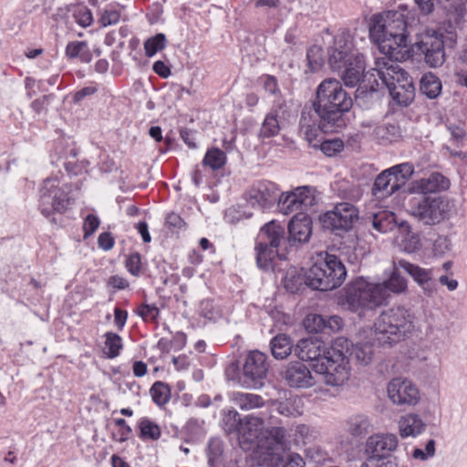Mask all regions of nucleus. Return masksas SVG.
Masks as SVG:
<instances>
[{
	"instance_id": "4d7b16f0",
	"label": "nucleus",
	"mask_w": 467,
	"mask_h": 467,
	"mask_svg": "<svg viewBox=\"0 0 467 467\" xmlns=\"http://www.w3.org/2000/svg\"><path fill=\"white\" fill-rule=\"evenodd\" d=\"M53 98L52 94L42 96L31 103V109L37 114L47 111L49 100Z\"/></svg>"
},
{
	"instance_id": "79ce46f5",
	"label": "nucleus",
	"mask_w": 467,
	"mask_h": 467,
	"mask_svg": "<svg viewBox=\"0 0 467 467\" xmlns=\"http://www.w3.org/2000/svg\"><path fill=\"white\" fill-rule=\"evenodd\" d=\"M306 58L310 70H318L324 63L322 48L319 46H312L307 50Z\"/></svg>"
},
{
	"instance_id": "6e6d98bb",
	"label": "nucleus",
	"mask_w": 467,
	"mask_h": 467,
	"mask_svg": "<svg viewBox=\"0 0 467 467\" xmlns=\"http://www.w3.org/2000/svg\"><path fill=\"white\" fill-rule=\"evenodd\" d=\"M344 327L343 319L338 316L326 317V331L325 333H336L340 331Z\"/></svg>"
},
{
	"instance_id": "f704fd0d",
	"label": "nucleus",
	"mask_w": 467,
	"mask_h": 467,
	"mask_svg": "<svg viewBox=\"0 0 467 467\" xmlns=\"http://www.w3.org/2000/svg\"><path fill=\"white\" fill-rule=\"evenodd\" d=\"M372 226L379 233H388L396 227L395 214L381 211L373 215Z\"/></svg>"
},
{
	"instance_id": "5fc2aeb1",
	"label": "nucleus",
	"mask_w": 467,
	"mask_h": 467,
	"mask_svg": "<svg viewBox=\"0 0 467 467\" xmlns=\"http://www.w3.org/2000/svg\"><path fill=\"white\" fill-rule=\"evenodd\" d=\"M126 266L130 274L139 275L141 269L140 254L138 253L131 254L126 261Z\"/></svg>"
},
{
	"instance_id": "603ef678",
	"label": "nucleus",
	"mask_w": 467,
	"mask_h": 467,
	"mask_svg": "<svg viewBox=\"0 0 467 467\" xmlns=\"http://www.w3.org/2000/svg\"><path fill=\"white\" fill-rule=\"evenodd\" d=\"M306 462L304 459L296 452H288L283 455V461L280 467H305Z\"/></svg>"
},
{
	"instance_id": "6e6552de",
	"label": "nucleus",
	"mask_w": 467,
	"mask_h": 467,
	"mask_svg": "<svg viewBox=\"0 0 467 467\" xmlns=\"http://www.w3.org/2000/svg\"><path fill=\"white\" fill-rule=\"evenodd\" d=\"M347 276L343 263L334 254L326 253L308 271V286L316 290L329 291L341 285Z\"/></svg>"
},
{
	"instance_id": "7ed1b4c3",
	"label": "nucleus",
	"mask_w": 467,
	"mask_h": 467,
	"mask_svg": "<svg viewBox=\"0 0 467 467\" xmlns=\"http://www.w3.org/2000/svg\"><path fill=\"white\" fill-rule=\"evenodd\" d=\"M371 91L387 88L391 98L400 105L408 106L414 99L412 78L394 60L378 57L375 67L364 75Z\"/></svg>"
},
{
	"instance_id": "3c124183",
	"label": "nucleus",
	"mask_w": 467,
	"mask_h": 467,
	"mask_svg": "<svg viewBox=\"0 0 467 467\" xmlns=\"http://www.w3.org/2000/svg\"><path fill=\"white\" fill-rule=\"evenodd\" d=\"M120 19V13L117 9H105L99 18V23L103 27H107L119 23Z\"/></svg>"
},
{
	"instance_id": "a18cd8bd",
	"label": "nucleus",
	"mask_w": 467,
	"mask_h": 467,
	"mask_svg": "<svg viewBox=\"0 0 467 467\" xmlns=\"http://www.w3.org/2000/svg\"><path fill=\"white\" fill-rule=\"evenodd\" d=\"M241 421L242 419L240 418L239 413L234 409L229 410L223 418L225 431L228 433H232L234 431L237 432L239 429V422Z\"/></svg>"
},
{
	"instance_id": "49530a36",
	"label": "nucleus",
	"mask_w": 467,
	"mask_h": 467,
	"mask_svg": "<svg viewBox=\"0 0 467 467\" xmlns=\"http://www.w3.org/2000/svg\"><path fill=\"white\" fill-rule=\"evenodd\" d=\"M343 141L339 139L325 140L320 144V149L324 154L332 157L343 150Z\"/></svg>"
},
{
	"instance_id": "cd10ccee",
	"label": "nucleus",
	"mask_w": 467,
	"mask_h": 467,
	"mask_svg": "<svg viewBox=\"0 0 467 467\" xmlns=\"http://www.w3.org/2000/svg\"><path fill=\"white\" fill-rule=\"evenodd\" d=\"M450 182L439 172L431 173L428 178L416 182L415 188L421 193H431L449 188Z\"/></svg>"
},
{
	"instance_id": "a878e982",
	"label": "nucleus",
	"mask_w": 467,
	"mask_h": 467,
	"mask_svg": "<svg viewBox=\"0 0 467 467\" xmlns=\"http://www.w3.org/2000/svg\"><path fill=\"white\" fill-rule=\"evenodd\" d=\"M347 432L355 438H364L372 431L371 420L365 414H353L346 421Z\"/></svg>"
},
{
	"instance_id": "393cba45",
	"label": "nucleus",
	"mask_w": 467,
	"mask_h": 467,
	"mask_svg": "<svg viewBox=\"0 0 467 467\" xmlns=\"http://www.w3.org/2000/svg\"><path fill=\"white\" fill-rule=\"evenodd\" d=\"M285 105L280 101H276L266 115L262 127L260 129V136L263 138H270L276 136L280 131V119L285 116Z\"/></svg>"
},
{
	"instance_id": "6ab92c4d",
	"label": "nucleus",
	"mask_w": 467,
	"mask_h": 467,
	"mask_svg": "<svg viewBox=\"0 0 467 467\" xmlns=\"http://www.w3.org/2000/svg\"><path fill=\"white\" fill-rule=\"evenodd\" d=\"M272 418L264 419L254 415H247L239 422L237 433L241 442L256 444L259 447L261 437L265 434V429Z\"/></svg>"
},
{
	"instance_id": "2f4dec72",
	"label": "nucleus",
	"mask_w": 467,
	"mask_h": 467,
	"mask_svg": "<svg viewBox=\"0 0 467 467\" xmlns=\"http://www.w3.org/2000/svg\"><path fill=\"white\" fill-rule=\"evenodd\" d=\"M272 355L276 359L287 358L294 349L291 338L285 334L276 335L270 343Z\"/></svg>"
},
{
	"instance_id": "473e14b6",
	"label": "nucleus",
	"mask_w": 467,
	"mask_h": 467,
	"mask_svg": "<svg viewBox=\"0 0 467 467\" xmlns=\"http://www.w3.org/2000/svg\"><path fill=\"white\" fill-rule=\"evenodd\" d=\"M66 56L69 59H78L82 63L92 60V53L86 41H72L66 47Z\"/></svg>"
},
{
	"instance_id": "9b49d317",
	"label": "nucleus",
	"mask_w": 467,
	"mask_h": 467,
	"mask_svg": "<svg viewBox=\"0 0 467 467\" xmlns=\"http://www.w3.org/2000/svg\"><path fill=\"white\" fill-rule=\"evenodd\" d=\"M69 204L67 192L60 186L57 178L47 179L43 182L40 189L39 207L45 217H49L55 212H65Z\"/></svg>"
},
{
	"instance_id": "a211bd4d",
	"label": "nucleus",
	"mask_w": 467,
	"mask_h": 467,
	"mask_svg": "<svg viewBox=\"0 0 467 467\" xmlns=\"http://www.w3.org/2000/svg\"><path fill=\"white\" fill-rule=\"evenodd\" d=\"M397 265L413 279L427 296H432L437 292L432 269L420 267L404 259H398Z\"/></svg>"
},
{
	"instance_id": "e433bc0d",
	"label": "nucleus",
	"mask_w": 467,
	"mask_h": 467,
	"mask_svg": "<svg viewBox=\"0 0 467 467\" xmlns=\"http://www.w3.org/2000/svg\"><path fill=\"white\" fill-rule=\"evenodd\" d=\"M226 162V155L225 153L218 149L213 148L207 150L202 163L203 165L209 166L213 170L221 169Z\"/></svg>"
},
{
	"instance_id": "c85d7f7f",
	"label": "nucleus",
	"mask_w": 467,
	"mask_h": 467,
	"mask_svg": "<svg viewBox=\"0 0 467 467\" xmlns=\"http://www.w3.org/2000/svg\"><path fill=\"white\" fill-rule=\"evenodd\" d=\"M335 128L325 130L320 127V119L318 118V123L316 120H312V114L310 111L303 110L300 119V130L305 135L306 140L309 143H313L318 133L323 130L324 132L333 131Z\"/></svg>"
},
{
	"instance_id": "9d476101",
	"label": "nucleus",
	"mask_w": 467,
	"mask_h": 467,
	"mask_svg": "<svg viewBox=\"0 0 467 467\" xmlns=\"http://www.w3.org/2000/svg\"><path fill=\"white\" fill-rule=\"evenodd\" d=\"M453 204L441 196H427L411 206V215L424 225H435L446 220Z\"/></svg>"
},
{
	"instance_id": "72a5a7b5",
	"label": "nucleus",
	"mask_w": 467,
	"mask_h": 467,
	"mask_svg": "<svg viewBox=\"0 0 467 467\" xmlns=\"http://www.w3.org/2000/svg\"><path fill=\"white\" fill-rule=\"evenodd\" d=\"M441 82L432 73L424 74L420 82V89L429 99H436L441 92Z\"/></svg>"
},
{
	"instance_id": "ddd939ff",
	"label": "nucleus",
	"mask_w": 467,
	"mask_h": 467,
	"mask_svg": "<svg viewBox=\"0 0 467 467\" xmlns=\"http://www.w3.org/2000/svg\"><path fill=\"white\" fill-rule=\"evenodd\" d=\"M269 365L265 354L258 350L250 351L243 366L239 378L241 385L247 389H260L264 386Z\"/></svg>"
},
{
	"instance_id": "09e8293b",
	"label": "nucleus",
	"mask_w": 467,
	"mask_h": 467,
	"mask_svg": "<svg viewBox=\"0 0 467 467\" xmlns=\"http://www.w3.org/2000/svg\"><path fill=\"white\" fill-rule=\"evenodd\" d=\"M137 313L145 321H156L160 311L154 304H142L138 307Z\"/></svg>"
},
{
	"instance_id": "39448f33",
	"label": "nucleus",
	"mask_w": 467,
	"mask_h": 467,
	"mask_svg": "<svg viewBox=\"0 0 467 467\" xmlns=\"http://www.w3.org/2000/svg\"><path fill=\"white\" fill-rule=\"evenodd\" d=\"M328 64L334 72L341 75L348 87H355L364 78V57L354 47L353 38L347 30L339 31L328 47Z\"/></svg>"
},
{
	"instance_id": "e2e57ef3",
	"label": "nucleus",
	"mask_w": 467,
	"mask_h": 467,
	"mask_svg": "<svg viewBox=\"0 0 467 467\" xmlns=\"http://www.w3.org/2000/svg\"><path fill=\"white\" fill-rule=\"evenodd\" d=\"M154 72L161 78H168L171 75L170 67L161 60L156 61L152 67Z\"/></svg>"
},
{
	"instance_id": "774afa93",
	"label": "nucleus",
	"mask_w": 467,
	"mask_h": 467,
	"mask_svg": "<svg viewBox=\"0 0 467 467\" xmlns=\"http://www.w3.org/2000/svg\"><path fill=\"white\" fill-rule=\"evenodd\" d=\"M368 458L361 464L360 467H380L381 458L368 454Z\"/></svg>"
},
{
	"instance_id": "bf43d9fd",
	"label": "nucleus",
	"mask_w": 467,
	"mask_h": 467,
	"mask_svg": "<svg viewBox=\"0 0 467 467\" xmlns=\"http://www.w3.org/2000/svg\"><path fill=\"white\" fill-rule=\"evenodd\" d=\"M98 244L101 249L109 251L113 248L115 241L109 233H102L98 238Z\"/></svg>"
},
{
	"instance_id": "4c0bfd02",
	"label": "nucleus",
	"mask_w": 467,
	"mask_h": 467,
	"mask_svg": "<svg viewBox=\"0 0 467 467\" xmlns=\"http://www.w3.org/2000/svg\"><path fill=\"white\" fill-rule=\"evenodd\" d=\"M105 337V354L109 358L118 357L119 355V350L122 348L121 337L113 332L106 333Z\"/></svg>"
},
{
	"instance_id": "052dcab7",
	"label": "nucleus",
	"mask_w": 467,
	"mask_h": 467,
	"mask_svg": "<svg viewBox=\"0 0 467 467\" xmlns=\"http://www.w3.org/2000/svg\"><path fill=\"white\" fill-rule=\"evenodd\" d=\"M420 13L429 15L433 12L436 0H414Z\"/></svg>"
},
{
	"instance_id": "423d86ee",
	"label": "nucleus",
	"mask_w": 467,
	"mask_h": 467,
	"mask_svg": "<svg viewBox=\"0 0 467 467\" xmlns=\"http://www.w3.org/2000/svg\"><path fill=\"white\" fill-rule=\"evenodd\" d=\"M413 316L404 306L384 310L375 320L374 327H368V335H374L378 344L391 346L399 342L414 329Z\"/></svg>"
},
{
	"instance_id": "58836bf2",
	"label": "nucleus",
	"mask_w": 467,
	"mask_h": 467,
	"mask_svg": "<svg viewBox=\"0 0 467 467\" xmlns=\"http://www.w3.org/2000/svg\"><path fill=\"white\" fill-rule=\"evenodd\" d=\"M166 46V36L159 33L144 42V49L147 57H153L158 51L162 50Z\"/></svg>"
},
{
	"instance_id": "f03ea898",
	"label": "nucleus",
	"mask_w": 467,
	"mask_h": 467,
	"mask_svg": "<svg viewBox=\"0 0 467 467\" xmlns=\"http://www.w3.org/2000/svg\"><path fill=\"white\" fill-rule=\"evenodd\" d=\"M398 260H393L389 276L382 283H369L357 278L344 288L339 303L352 312L372 309L386 303L391 294L401 295L408 290V280L400 273Z\"/></svg>"
},
{
	"instance_id": "7c9ffc66",
	"label": "nucleus",
	"mask_w": 467,
	"mask_h": 467,
	"mask_svg": "<svg viewBox=\"0 0 467 467\" xmlns=\"http://www.w3.org/2000/svg\"><path fill=\"white\" fill-rule=\"evenodd\" d=\"M231 400L243 410L261 408L265 404L264 399L254 393L234 392L232 394Z\"/></svg>"
},
{
	"instance_id": "5701e85b",
	"label": "nucleus",
	"mask_w": 467,
	"mask_h": 467,
	"mask_svg": "<svg viewBox=\"0 0 467 467\" xmlns=\"http://www.w3.org/2000/svg\"><path fill=\"white\" fill-rule=\"evenodd\" d=\"M398 446V438L394 434L370 436L366 443V451L376 457L384 459Z\"/></svg>"
},
{
	"instance_id": "13d9d810",
	"label": "nucleus",
	"mask_w": 467,
	"mask_h": 467,
	"mask_svg": "<svg viewBox=\"0 0 467 467\" xmlns=\"http://www.w3.org/2000/svg\"><path fill=\"white\" fill-rule=\"evenodd\" d=\"M99 220L93 214H88L84 223L85 237L91 235L99 228Z\"/></svg>"
},
{
	"instance_id": "4468645a",
	"label": "nucleus",
	"mask_w": 467,
	"mask_h": 467,
	"mask_svg": "<svg viewBox=\"0 0 467 467\" xmlns=\"http://www.w3.org/2000/svg\"><path fill=\"white\" fill-rule=\"evenodd\" d=\"M278 209L284 214L306 210L316 204V190L311 186H301L294 191L279 194Z\"/></svg>"
},
{
	"instance_id": "f257e3e1",
	"label": "nucleus",
	"mask_w": 467,
	"mask_h": 467,
	"mask_svg": "<svg viewBox=\"0 0 467 467\" xmlns=\"http://www.w3.org/2000/svg\"><path fill=\"white\" fill-rule=\"evenodd\" d=\"M400 8L372 17L369 34L379 50L385 57L405 61L412 57L416 47L431 67H441L445 61L443 34L419 23L409 24Z\"/></svg>"
},
{
	"instance_id": "dca6fc26",
	"label": "nucleus",
	"mask_w": 467,
	"mask_h": 467,
	"mask_svg": "<svg viewBox=\"0 0 467 467\" xmlns=\"http://www.w3.org/2000/svg\"><path fill=\"white\" fill-rule=\"evenodd\" d=\"M278 186L269 181L259 182L251 186L246 192L247 202L258 210L269 209L279 196Z\"/></svg>"
},
{
	"instance_id": "b1692460",
	"label": "nucleus",
	"mask_w": 467,
	"mask_h": 467,
	"mask_svg": "<svg viewBox=\"0 0 467 467\" xmlns=\"http://www.w3.org/2000/svg\"><path fill=\"white\" fill-rule=\"evenodd\" d=\"M290 243H306L312 234V220L305 213H297L288 224Z\"/></svg>"
},
{
	"instance_id": "2eb2a0df",
	"label": "nucleus",
	"mask_w": 467,
	"mask_h": 467,
	"mask_svg": "<svg viewBox=\"0 0 467 467\" xmlns=\"http://www.w3.org/2000/svg\"><path fill=\"white\" fill-rule=\"evenodd\" d=\"M358 219L357 208L348 202H341L336 205L332 211L322 214L320 223L326 229L348 232Z\"/></svg>"
},
{
	"instance_id": "0eeeda50",
	"label": "nucleus",
	"mask_w": 467,
	"mask_h": 467,
	"mask_svg": "<svg viewBox=\"0 0 467 467\" xmlns=\"http://www.w3.org/2000/svg\"><path fill=\"white\" fill-rule=\"evenodd\" d=\"M344 344L348 348V342L344 338L337 339L323 361L313 365L314 370L323 376L327 385L338 387L344 385L349 379L350 368L348 359L343 351Z\"/></svg>"
},
{
	"instance_id": "aec40b11",
	"label": "nucleus",
	"mask_w": 467,
	"mask_h": 467,
	"mask_svg": "<svg viewBox=\"0 0 467 467\" xmlns=\"http://www.w3.org/2000/svg\"><path fill=\"white\" fill-rule=\"evenodd\" d=\"M330 347H327L325 342L314 337L300 339L294 348L295 354L301 360L316 363L323 361V357L327 356Z\"/></svg>"
},
{
	"instance_id": "4be33fe9",
	"label": "nucleus",
	"mask_w": 467,
	"mask_h": 467,
	"mask_svg": "<svg viewBox=\"0 0 467 467\" xmlns=\"http://www.w3.org/2000/svg\"><path fill=\"white\" fill-rule=\"evenodd\" d=\"M368 328H363L358 335V340L353 346L351 355L361 365H368L374 357L376 347H379L374 335L367 333Z\"/></svg>"
},
{
	"instance_id": "c03bdc74",
	"label": "nucleus",
	"mask_w": 467,
	"mask_h": 467,
	"mask_svg": "<svg viewBox=\"0 0 467 467\" xmlns=\"http://www.w3.org/2000/svg\"><path fill=\"white\" fill-rule=\"evenodd\" d=\"M296 439H300L304 444L312 443L317 439L318 432L305 424L298 425L296 430Z\"/></svg>"
},
{
	"instance_id": "864d4df0",
	"label": "nucleus",
	"mask_w": 467,
	"mask_h": 467,
	"mask_svg": "<svg viewBox=\"0 0 467 467\" xmlns=\"http://www.w3.org/2000/svg\"><path fill=\"white\" fill-rule=\"evenodd\" d=\"M433 253L442 256L451 250V242L447 236H439L433 243Z\"/></svg>"
},
{
	"instance_id": "f8f14e48",
	"label": "nucleus",
	"mask_w": 467,
	"mask_h": 467,
	"mask_svg": "<svg viewBox=\"0 0 467 467\" xmlns=\"http://www.w3.org/2000/svg\"><path fill=\"white\" fill-rule=\"evenodd\" d=\"M285 228L275 221L266 223L261 229V236H265L266 240L265 243L260 242L256 246V261L260 268L268 269L271 266L272 261L277 255V251L274 249L285 242Z\"/></svg>"
},
{
	"instance_id": "a19ab883",
	"label": "nucleus",
	"mask_w": 467,
	"mask_h": 467,
	"mask_svg": "<svg viewBox=\"0 0 467 467\" xmlns=\"http://www.w3.org/2000/svg\"><path fill=\"white\" fill-rule=\"evenodd\" d=\"M150 395L153 401L158 405L166 404L170 399V389L162 382H155L150 389Z\"/></svg>"
},
{
	"instance_id": "1a4fd4ad",
	"label": "nucleus",
	"mask_w": 467,
	"mask_h": 467,
	"mask_svg": "<svg viewBox=\"0 0 467 467\" xmlns=\"http://www.w3.org/2000/svg\"><path fill=\"white\" fill-rule=\"evenodd\" d=\"M413 172L414 166L410 162H403L383 171L374 181L372 195L379 200L389 197L405 185Z\"/></svg>"
},
{
	"instance_id": "8fccbe9b",
	"label": "nucleus",
	"mask_w": 467,
	"mask_h": 467,
	"mask_svg": "<svg viewBox=\"0 0 467 467\" xmlns=\"http://www.w3.org/2000/svg\"><path fill=\"white\" fill-rule=\"evenodd\" d=\"M401 246L407 253H414L420 248V237L412 233L408 232L402 240Z\"/></svg>"
},
{
	"instance_id": "20e7f679",
	"label": "nucleus",
	"mask_w": 467,
	"mask_h": 467,
	"mask_svg": "<svg viewBox=\"0 0 467 467\" xmlns=\"http://www.w3.org/2000/svg\"><path fill=\"white\" fill-rule=\"evenodd\" d=\"M353 106L349 94L343 88L339 80L327 78L317 88L313 109L320 119V127L325 130L339 128L343 125V115Z\"/></svg>"
},
{
	"instance_id": "69168bd1",
	"label": "nucleus",
	"mask_w": 467,
	"mask_h": 467,
	"mask_svg": "<svg viewBox=\"0 0 467 467\" xmlns=\"http://www.w3.org/2000/svg\"><path fill=\"white\" fill-rule=\"evenodd\" d=\"M166 223L175 228H182L184 225L183 220L175 213H171L166 217Z\"/></svg>"
},
{
	"instance_id": "37998d69",
	"label": "nucleus",
	"mask_w": 467,
	"mask_h": 467,
	"mask_svg": "<svg viewBox=\"0 0 467 467\" xmlns=\"http://www.w3.org/2000/svg\"><path fill=\"white\" fill-rule=\"evenodd\" d=\"M305 326L310 332H324L326 331V316L321 315H309L305 320Z\"/></svg>"
},
{
	"instance_id": "680f3d73",
	"label": "nucleus",
	"mask_w": 467,
	"mask_h": 467,
	"mask_svg": "<svg viewBox=\"0 0 467 467\" xmlns=\"http://www.w3.org/2000/svg\"><path fill=\"white\" fill-rule=\"evenodd\" d=\"M264 88L265 91L275 95L278 91L277 80L273 76H265L264 78Z\"/></svg>"
},
{
	"instance_id": "ea45409f",
	"label": "nucleus",
	"mask_w": 467,
	"mask_h": 467,
	"mask_svg": "<svg viewBox=\"0 0 467 467\" xmlns=\"http://www.w3.org/2000/svg\"><path fill=\"white\" fill-rule=\"evenodd\" d=\"M139 427L140 431V437L142 439H150L155 441L161 437L160 427L149 419H142Z\"/></svg>"
},
{
	"instance_id": "0e129e2a",
	"label": "nucleus",
	"mask_w": 467,
	"mask_h": 467,
	"mask_svg": "<svg viewBox=\"0 0 467 467\" xmlns=\"http://www.w3.org/2000/svg\"><path fill=\"white\" fill-rule=\"evenodd\" d=\"M448 130L451 137L454 138L456 140H462L466 134L463 126L461 125L451 124L450 126H448Z\"/></svg>"
},
{
	"instance_id": "c9c22d12",
	"label": "nucleus",
	"mask_w": 467,
	"mask_h": 467,
	"mask_svg": "<svg viewBox=\"0 0 467 467\" xmlns=\"http://www.w3.org/2000/svg\"><path fill=\"white\" fill-rule=\"evenodd\" d=\"M284 286L290 293H296L307 284V275L297 273L296 268L289 269L284 277Z\"/></svg>"
},
{
	"instance_id": "bb28decb",
	"label": "nucleus",
	"mask_w": 467,
	"mask_h": 467,
	"mask_svg": "<svg viewBox=\"0 0 467 467\" xmlns=\"http://www.w3.org/2000/svg\"><path fill=\"white\" fill-rule=\"evenodd\" d=\"M426 424L418 414L409 413L399 420L400 434L402 438L415 437L425 430Z\"/></svg>"
},
{
	"instance_id": "c756f323",
	"label": "nucleus",
	"mask_w": 467,
	"mask_h": 467,
	"mask_svg": "<svg viewBox=\"0 0 467 467\" xmlns=\"http://www.w3.org/2000/svg\"><path fill=\"white\" fill-rule=\"evenodd\" d=\"M374 138L381 144H389L401 138L400 129L398 125L386 123L375 128Z\"/></svg>"
},
{
	"instance_id": "412c9836",
	"label": "nucleus",
	"mask_w": 467,
	"mask_h": 467,
	"mask_svg": "<svg viewBox=\"0 0 467 467\" xmlns=\"http://www.w3.org/2000/svg\"><path fill=\"white\" fill-rule=\"evenodd\" d=\"M282 375L292 388L307 389L314 386L316 382L306 365L298 361L287 365Z\"/></svg>"
},
{
	"instance_id": "de8ad7c7",
	"label": "nucleus",
	"mask_w": 467,
	"mask_h": 467,
	"mask_svg": "<svg viewBox=\"0 0 467 467\" xmlns=\"http://www.w3.org/2000/svg\"><path fill=\"white\" fill-rule=\"evenodd\" d=\"M75 21L82 27L89 26L93 22V16L87 6H80L74 12Z\"/></svg>"
},
{
	"instance_id": "338daca9",
	"label": "nucleus",
	"mask_w": 467,
	"mask_h": 467,
	"mask_svg": "<svg viewBox=\"0 0 467 467\" xmlns=\"http://www.w3.org/2000/svg\"><path fill=\"white\" fill-rule=\"evenodd\" d=\"M114 316H115V323L116 325L121 328L127 320L128 314L126 311L121 310L119 308H115L114 310Z\"/></svg>"
},
{
	"instance_id": "f3484780",
	"label": "nucleus",
	"mask_w": 467,
	"mask_h": 467,
	"mask_svg": "<svg viewBox=\"0 0 467 467\" xmlns=\"http://www.w3.org/2000/svg\"><path fill=\"white\" fill-rule=\"evenodd\" d=\"M388 397L395 405L414 406L420 400L418 388L409 379H392L387 387Z\"/></svg>"
}]
</instances>
